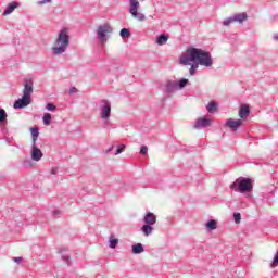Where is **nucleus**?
<instances>
[{
	"instance_id": "1",
	"label": "nucleus",
	"mask_w": 278,
	"mask_h": 278,
	"mask_svg": "<svg viewBox=\"0 0 278 278\" xmlns=\"http://www.w3.org/2000/svg\"><path fill=\"white\" fill-rule=\"evenodd\" d=\"M180 64L191 66L189 73L191 76L197 75V68L205 66L210 68L214 64L212 54L203 49L188 48L186 53L180 56Z\"/></svg>"
},
{
	"instance_id": "2",
	"label": "nucleus",
	"mask_w": 278,
	"mask_h": 278,
	"mask_svg": "<svg viewBox=\"0 0 278 278\" xmlns=\"http://www.w3.org/2000/svg\"><path fill=\"white\" fill-rule=\"evenodd\" d=\"M71 46V30L68 28H62L54 40L52 47L53 55H62L66 53L68 47Z\"/></svg>"
},
{
	"instance_id": "3",
	"label": "nucleus",
	"mask_w": 278,
	"mask_h": 278,
	"mask_svg": "<svg viewBox=\"0 0 278 278\" xmlns=\"http://www.w3.org/2000/svg\"><path fill=\"white\" fill-rule=\"evenodd\" d=\"M31 94H34V81L25 80L23 97L21 99H17L14 102L13 108L15 110H23V108H27V105H31Z\"/></svg>"
},
{
	"instance_id": "4",
	"label": "nucleus",
	"mask_w": 278,
	"mask_h": 278,
	"mask_svg": "<svg viewBox=\"0 0 278 278\" xmlns=\"http://www.w3.org/2000/svg\"><path fill=\"white\" fill-rule=\"evenodd\" d=\"M230 189L235 190V192H240V194H247V192L253 190V185L251 184V179L241 177L230 185Z\"/></svg>"
},
{
	"instance_id": "5",
	"label": "nucleus",
	"mask_w": 278,
	"mask_h": 278,
	"mask_svg": "<svg viewBox=\"0 0 278 278\" xmlns=\"http://www.w3.org/2000/svg\"><path fill=\"white\" fill-rule=\"evenodd\" d=\"M99 110L101 121H104L105 125H108L110 116H112V102L109 100H101Z\"/></svg>"
},
{
	"instance_id": "6",
	"label": "nucleus",
	"mask_w": 278,
	"mask_h": 278,
	"mask_svg": "<svg viewBox=\"0 0 278 278\" xmlns=\"http://www.w3.org/2000/svg\"><path fill=\"white\" fill-rule=\"evenodd\" d=\"M113 31L114 29L108 23L98 26L97 36L99 42H101V45H105V42H108V38H110L109 34H112Z\"/></svg>"
},
{
	"instance_id": "7",
	"label": "nucleus",
	"mask_w": 278,
	"mask_h": 278,
	"mask_svg": "<svg viewBox=\"0 0 278 278\" xmlns=\"http://www.w3.org/2000/svg\"><path fill=\"white\" fill-rule=\"evenodd\" d=\"M140 10V2L138 0H129V13L131 14L132 18L137 21H146L147 16L143 13L138 12Z\"/></svg>"
},
{
	"instance_id": "8",
	"label": "nucleus",
	"mask_w": 278,
	"mask_h": 278,
	"mask_svg": "<svg viewBox=\"0 0 278 278\" xmlns=\"http://www.w3.org/2000/svg\"><path fill=\"white\" fill-rule=\"evenodd\" d=\"M247 18H249V16L247 15L245 12L243 13H237L226 20L223 21V25L224 27H229V25H232V23H244V21H247Z\"/></svg>"
},
{
	"instance_id": "9",
	"label": "nucleus",
	"mask_w": 278,
	"mask_h": 278,
	"mask_svg": "<svg viewBox=\"0 0 278 278\" xmlns=\"http://www.w3.org/2000/svg\"><path fill=\"white\" fill-rule=\"evenodd\" d=\"M42 150H40L36 143H31L30 157L33 162H40L42 160Z\"/></svg>"
},
{
	"instance_id": "10",
	"label": "nucleus",
	"mask_w": 278,
	"mask_h": 278,
	"mask_svg": "<svg viewBox=\"0 0 278 278\" xmlns=\"http://www.w3.org/2000/svg\"><path fill=\"white\" fill-rule=\"evenodd\" d=\"M212 125V119L207 117L198 118L193 125L194 129H205Z\"/></svg>"
},
{
	"instance_id": "11",
	"label": "nucleus",
	"mask_w": 278,
	"mask_h": 278,
	"mask_svg": "<svg viewBox=\"0 0 278 278\" xmlns=\"http://www.w3.org/2000/svg\"><path fill=\"white\" fill-rule=\"evenodd\" d=\"M242 125V119L229 118L226 121L225 127L231 129L232 131H238V128Z\"/></svg>"
},
{
	"instance_id": "12",
	"label": "nucleus",
	"mask_w": 278,
	"mask_h": 278,
	"mask_svg": "<svg viewBox=\"0 0 278 278\" xmlns=\"http://www.w3.org/2000/svg\"><path fill=\"white\" fill-rule=\"evenodd\" d=\"M176 90H179L177 88V81L176 80H168L165 84V93L166 94H173V92H175Z\"/></svg>"
},
{
	"instance_id": "13",
	"label": "nucleus",
	"mask_w": 278,
	"mask_h": 278,
	"mask_svg": "<svg viewBox=\"0 0 278 278\" xmlns=\"http://www.w3.org/2000/svg\"><path fill=\"white\" fill-rule=\"evenodd\" d=\"M143 223L146 225H155V223H157V217H155V214L149 212L146 214L144 218H143Z\"/></svg>"
},
{
	"instance_id": "14",
	"label": "nucleus",
	"mask_w": 278,
	"mask_h": 278,
	"mask_svg": "<svg viewBox=\"0 0 278 278\" xmlns=\"http://www.w3.org/2000/svg\"><path fill=\"white\" fill-rule=\"evenodd\" d=\"M17 7H18V2H16V1L9 3L7 9L3 12V15L8 16V14H12V12H14V9Z\"/></svg>"
},
{
	"instance_id": "15",
	"label": "nucleus",
	"mask_w": 278,
	"mask_h": 278,
	"mask_svg": "<svg viewBox=\"0 0 278 278\" xmlns=\"http://www.w3.org/2000/svg\"><path fill=\"white\" fill-rule=\"evenodd\" d=\"M249 114H251V110H249V106L243 105L239 110V116L240 118H249Z\"/></svg>"
},
{
	"instance_id": "16",
	"label": "nucleus",
	"mask_w": 278,
	"mask_h": 278,
	"mask_svg": "<svg viewBox=\"0 0 278 278\" xmlns=\"http://www.w3.org/2000/svg\"><path fill=\"white\" fill-rule=\"evenodd\" d=\"M141 231H142L143 236L149 237V236H151V233H153V226L146 224L141 227Z\"/></svg>"
},
{
	"instance_id": "17",
	"label": "nucleus",
	"mask_w": 278,
	"mask_h": 278,
	"mask_svg": "<svg viewBox=\"0 0 278 278\" xmlns=\"http://www.w3.org/2000/svg\"><path fill=\"white\" fill-rule=\"evenodd\" d=\"M134 255H140V253H144V247L142 243H137L132 245Z\"/></svg>"
},
{
	"instance_id": "18",
	"label": "nucleus",
	"mask_w": 278,
	"mask_h": 278,
	"mask_svg": "<svg viewBox=\"0 0 278 278\" xmlns=\"http://www.w3.org/2000/svg\"><path fill=\"white\" fill-rule=\"evenodd\" d=\"M206 110L208 114H214V112H216V110H218V104L214 101H211L207 105H206Z\"/></svg>"
},
{
	"instance_id": "19",
	"label": "nucleus",
	"mask_w": 278,
	"mask_h": 278,
	"mask_svg": "<svg viewBox=\"0 0 278 278\" xmlns=\"http://www.w3.org/2000/svg\"><path fill=\"white\" fill-rule=\"evenodd\" d=\"M30 134H31V144H36L37 140H38V136H40V131L38 130V128H30Z\"/></svg>"
},
{
	"instance_id": "20",
	"label": "nucleus",
	"mask_w": 278,
	"mask_h": 278,
	"mask_svg": "<svg viewBox=\"0 0 278 278\" xmlns=\"http://www.w3.org/2000/svg\"><path fill=\"white\" fill-rule=\"evenodd\" d=\"M189 80L187 78H181L180 80L176 81V86L178 90H184L186 86H188Z\"/></svg>"
},
{
	"instance_id": "21",
	"label": "nucleus",
	"mask_w": 278,
	"mask_h": 278,
	"mask_svg": "<svg viewBox=\"0 0 278 278\" xmlns=\"http://www.w3.org/2000/svg\"><path fill=\"white\" fill-rule=\"evenodd\" d=\"M166 42H168V36H166L165 34H162L157 37L156 39V45H166Z\"/></svg>"
},
{
	"instance_id": "22",
	"label": "nucleus",
	"mask_w": 278,
	"mask_h": 278,
	"mask_svg": "<svg viewBox=\"0 0 278 278\" xmlns=\"http://www.w3.org/2000/svg\"><path fill=\"white\" fill-rule=\"evenodd\" d=\"M109 247L110 249H114L115 247H118V239L114 238V235H112L109 239Z\"/></svg>"
},
{
	"instance_id": "23",
	"label": "nucleus",
	"mask_w": 278,
	"mask_h": 278,
	"mask_svg": "<svg viewBox=\"0 0 278 278\" xmlns=\"http://www.w3.org/2000/svg\"><path fill=\"white\" fill-rule=\"evenodd\" d=\"M5 121H8V113H5V110L0 108V125H2V123H5Z\"/></svg>"
},
{
	"instance_id": "24",
	"label": "nucleus",
	"mask_w": 278,
	"mask_h": 278,
	"mask_svg": "<svg viewBox=\"0 0 278 278\" xmlns=\"http://www.w3.org/2000/svg\"><path fill=\"white\" fill-rule=\"evenodd\" d=\"M42 121H43V125H46V126L51 125V114L45 113Z\"/></svg>"
},
{
	"instance_id": "25",
	"label": "nucleus",
	"mask_w": 278,
	"mask_h": 278,
	"mask_svg": "<svg viewBox=\"0 0 278 278\" xmlns=\"http://www.w3.org/2000/svg\"><path fill=\"white\" fill-rule=\"evenodd\" d=\"M206 229H210L211 231H214V229H216V220L210 219L206 223Z\"/></svg>"
},
{
	"instance_id": "26",
	"label": "nucleus",
	"mask_w": 278,
	"mask_h": 278,
	"mask_svg": "<svg viewBox=\"0 0 278 278\" xmlns=\"http://www.w3.org/2000/svg\"><path fill=\"white\" fill-rule=\"evenodd\" d=\"M119 36L122 38H129L131 36V33L129 31V29L127 28H123L121 31H119Z\"/></svg>"
},
{
	"instance_id": "27",
	"label": "nucleus",
	"mask_w": 278,
	"mask_h": 278,
	"mask_svg": "<svg viewBox=\"0 0 278 278\" xmlns=\"http://www.w3.org/2000/svg\"><path fill=\"white\" fill-rule=\"evenodd\" d=\"M277 266H278V250L274 256V261L271 263V268H277Z\"/></svg>"
},
{
	"instance_id": "28",
	"label": "nucleus",
	"mask_w": 278,
	"mask_h": 278,
	"mask_svg": "<svg viewBox=\"0 0 278 278\" xmlns=\"http://www.w3.org/2000/svg\"><path fill=\"white\" fill-rule=\"evenodd\" d=\"M46 110H48L49 112H55L56 106H55V104H53V103H48V104L46 105Z\"/></svg>"
},
{
	"instance_id": "29",
	"label": "nucleus",
	"mask_w": 278,
	"mask_h": 278,
	"mask_svg": "<svg viewBox=\"0 0 278 278\" xmlns=\"http://www.w3.org/2000/svg\"><path fill=\"white\" fill-rule=\"evenodd\" d=\"M233 219H235V223L238 225V224H240V220L242 219V215H240V213H235Z\"/></svg>"
},
{
	"instance_id": "30",
	"label": "nucleus",
	"mask_w": 278,
	"mask_h": 278,
	"mask_svg": "<svg viewBox=\"0 0 278 278\" xmlns=\"http://www.w3.org/2000/svg\"><path fill=\"white\" fill-rule=\"evenodd\" d=\"M125 151V144L118 146L115 152V155H121Z\"/></svg>"
},
{
	"instance_id": "31",
	"label": "nucleus",
	"mask_w": 278,
	"mask_h": 278,
	"mask_svg": "<svg viewBox=\"0 0 278 278\" xmlns=\"http://www.w3.org/2000/svg\"><path fill=\"white\" fill-rule=\"evenodd\" d=\"M24 166H25V168H31V166H34V164L31 163V161L25 160L24 161Z\"/></svg>"
},
{
	"instance_id": "32",
	"label": "nucleus",
	"mask_w": 278,
	"mask_h": 278,
	"mask_svg": "<svg viewBox=\"0 0 278 278\" xmlns=\"http://www.w3.org/2000/svg\"><path fill=\"white\" fill-rule=\"evenodd\" d=\"M147 151H149V148L147 146H142L140 149L141 155H147Z\"/></svg>"
},
{
	"instance_id": "33",
	"label": "nucleus",
	"mask_w": 278,
	"mask_h": 278,
	"mask_svg": "<svg viewBox=\"0 0 278 278\" xmlns=\"http://www.w3.org/2000/svg\"><path fill=\"white\" fill-rule=\"evenodd\" d=\"M62 260L64 261V262H66V264H71V256H68V255H65V254H63L62 255Z\"/></svg>"
},
{
	"instance_id": "34",
	"label": "nucleus",
	"mask_w": 278,
	"mask_h": 278,
	"mask_svg": "<svg viewBox=\"0 0 278 278\" xmlns=\"http://www.w3.org/2000/svg\"><path fill=\"white\" fill-rule=\"evenodd\" d=\"M45 3H51V0H40L38 5H45Z\"/></svg>"
},
{
	"instance_id": "35",
	"label": "nucleus",
	"mask_w": 278,
	"mask_h": 278,
	"mask_svg": "<svg viewBox=\"0 0 278 278\" xmlns=\"http://www.w3.org/2000/svg\"><path fill=\"white\" fill-rule=\"evenodd\" d=\"M76 92H77V88L72 87V88L70 89V94H75Z\"/></svg>"
},
{
	"instance_id": "36",
	"label": "nucleus",
	"mask_w": 278,
	"mask_h": 278,
	"mask_svg": "<svg viewBox=\"0 0 278 278\" xmlns=\"http://www.w3.org/2000/svg\"><path fill=\"white\" fill-rule=\"evenodd\" d=\"M13 260L16 262V264H21V262H23L22 257H14Z\"/></svg>"
},
{
	"instance_id": "37",
	"label": "nucleus",
	"mask_w": 278,
	"mask_h": 278,
	"mask_svg": "<svg viewBox=\"0 0 278 278\" xmlns=\"http://www.w3.org/2000/svg\"><path fill=\"white\" fill-rule=\"evenodd\" d=\"M52 175H55L58 173V167H54L51 169Z\"/></svg>"
},
{
	"instance_id": "38",
	"label": "nucleus",
	"mask_w": 278,
	"mask_h": 278,
	"mask_svg": "<svg viewBox=\"0 0 278 278\" xmlns=\"http://www.w3.org/2000/svg\"><path fill=\"white\" fill-rule=\"evenodd\" d=\"M60 216V211H54V218H58Z\"/></svg>"
},
{
	"instance_id": "39",
	"label": "nucleus",
	"mask_w": 278,
	"mask_h": 278,
	"mask_svg": "<svg viewBox=\"0 0 278 278\" xmlns=\"http://www.w3.org/2000/svg\"><path fill=\"white\" fill-rule=\"evenodd\" d=\"M274 40H278V35H275V36H274Z\"/></svg>"
},
{
	"instance_id": "40",
	"label": "nucleus",
	"mask_w": 278,
	"mask_h": 278,
	"mask_svg": "<svg viewBox=\"0 0 278 278\" xmlns=\"http://www.w3.org/2000/svg\"><path fill=\"white\" fill-rule=\"evenodd\" d=\"M112 149H114V147L109 148L108 153H110V151H112Z\"/></svg>"
}]
</instances>
